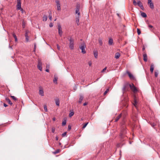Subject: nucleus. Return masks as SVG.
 I'll use <instances>...</instances> for the list:
<instances>
[{"instance_id": "1", "label": "nucleus", "mask_w": 160, "mask_h": 160, "mask_svg": "<svg viewBox=\"0 0 160 160\" xmlns=\"http://www.w3.org/2000/svg\"><path fill=\"white\" fill-rule=\"evenodd\" d=\"M86 45L84 42H83L80 44L79 46L80 48L82 50V52L83 54L86 53V51L85 49Z\"/></svg>"}, {"instance_id": "2", "label": "nucleus", "mask_w": 160, "mask_h": 160, "mask_svg": "<svg viewBox=\"0 0 160 160\" xmlns=\"http://www.w3.org/2000/svg\"><path fill=\"white\" fill-rule=\"evenodd\" d=\"M69 48L71 49H73L74 48V40L71 38L69 40Z\"/></svg>"}, {"instance_id": "3", "label": "nucleus", "mask_w": 160, "mask_h": 160, "mask_svg": "<svg viewBox=\"0 0 160 160\" xmlns=\"http://www.w3.org/2000/svg\"><path fill=\"white\" fill-rule=\"evenodd\" d=\"M130 88L131 90L134 92L135 93L138 91V90L133 84L129 85Z\"/></svg>"}, {"instance_id": "4", "label": "nucleus", "mask_w": 160, "mask_h": 160, "mask_svg": "<svg viewBox=\"0 0 160 160\" xmlns=\"http://www.w3.org/2000/svg\"><path fill=\"white\" fill-rule=\"evenodd\" d=\"M148 4L149 7L151 9H153L154 8V5L153 3L152 2V0H148Z\"/></svg>"}, {"instance_id": "5", "label": "nucleus", "mask_w": 160, "mask_h": 160, "mask_svg": "<svg viewBox=\"0 0 160 160\" xmlns=\"http://www.w3.org/2000/svg\"><path fill=\"white\" fill-rule=\"evenodd\" d=\"M17 8L18 10H21L22 11V9L21 7V0H17Z\"/></svg>"}, {"instance_id": "6", "label": "nucleus", "mask_w": 160, "mask_h": 160, "mask_svg": "<svg viewBox=\"0 0 160 160\" xmlns=\"http://www.w3.org/2000/svg\"><path fill=\"white\" fill-rule=\"evenodd\" d=\"M38 62L37 65V67L38 69L42 71V62L41 61L40 59H38Z\"/></svg>"}, {"instance_id": "7", "label": "nucleus", "mask_w": 160, "mask_h": 160, "mask_svg": "<svg viewBox=\"0 0 160 160\" xmlns=\"http://www.w3.org/2000/svg\"><path fill=\"white\" fill-rule=\"evenodd\" d=\"M133 3L134 6L138 5L139 7H141L143 5L142 3L140 1H138L137 2L135 0H133Z\"/></svg>"}, {"instance_id": "8", "label": "nucleus", "mask_w": 160, "mask_h": 160, "mask_svg": "<svg viewBox=\"0 0 160 160\" xmlns=\"http://www.w3.org/2000/svg\"><path fill=\"white\" fill-rule=\"evenodd\" d=\"M58 34L60 36H61L62 34V28H61V26H60V24H58Z\"/></svg>"}, {"instance_id": "9", "label": "nucleus", "mask_w": 160, "mask_h": 160, "mask_svg": "<svg viewBox=\"0 0 160 160\" xmlns=\"http://www.w3.org/2000/svg\"><path fill=\"white\" fill-rule=\"evenodd\" d=\"M56 3L57 10L58 11H60L61 8L59 1L58 0H56Z\"/></svg>"}, {"instance_id": "10", "label": "nucleus", "mask_w": 160, "mask_h": 160, "mask_svg": "<svg viewBox=\"0 0 160 160\" xmlns=\"http://www.w3.org/2000/svg\"><path fill=\"white\" fill-rule=\"evenodd\" d=\"M134 102L133 103V104L134 105V106L136 107L137 108V104L138 103V102L137 101V98L135 96H134Z\"/></svg>"}, {"instance_id": "11", "label": "nucleus", "mask_w": 160, "mask_h": 160, "mask_svg": "<svg viewBox=\"0 0 160 160\" xmlns=\"http://www.w3.org/2000/svg\"><path fill=\"white\" fill-rule=\"evenodd\" d=\"M128 88V84H125L124 85L123 87L122 88V90L123 92H125L127 90Z\"/></svg>"}, {"instance_id": "12", "label": "nucleus", "mask_w": 160, "mask_h": 160, "mask_svg": "<svg viewBox=\"0 0 160 160\" xmlns=\"http://www.w3.org/2000/svg\"><path fill=\"white\" fill-rule=\"evenodd\" d=\"M43 91L42 88H40L39 90V94L42 96H43Z\"/></svg>"}, {"instance_id": "13", "label": "nucleus", "mask_w": 160, "mask_h": 160, "mask_svg": "<svg viewBox=\"0 0 160 160\" xmlns=\"http://www.w3.org/2000/svg\"><path fill=\"white\" fill-rule=\"evenodd\" d=\"M143 58L144 61L145 62H147V56L146 53L143 54Z\"/></svg>"}, {"instance_id": "14", "label": "nucleus", "mask_w": 160, "mask_h": 160, "mask_svg": "<svg viewBox=\"0 0 160 160\" xmlns=\"http://www.w3.org/2000/svg\"><path fill=\"white\" fill-rule=\"evenodd\" d=\"M79 16H76V22L78 25L79 24Z\"/></svg>"}, {"instance_id": "15", "label": "nucleus", "mask_w": 160, "mask_h": 160, "mask_svg": "<svg viewBox=\"0 0 160 160\" xmlns=\"http://www.w3.org/2000/svg\"><path fill=\"white\" fill-rule=\"evenodd\" d=\"M122 115V113L120 114L115 119V122H117L120 118Z\"/></svg>"}, {"instance_id": "16", "label": "nucleus", "mask_w": 160, "mask_h": 160, "mask_svg": "<svg viewBox=\"0 0 160 160\" xmlns=\"http://www.w3.org/2000/svg\"><path fill=\"white\" fill-rule=\"evenodd\" d=\"M83 96L81 95H80L79 99V100L78 101V102L80 103H81L82 101V100L83 99Z\"/></svg>"}, {"instance_id": "17", "label": "nucleus", "mask_w": 160, "mask_h": 160, "mask_svg": "<svg viewBox=\"0 0 160 160\" xmlns=\"http://www.w3.org/2000/svg\"><path fill=\"white\" fill-rule=\"evenodd\" d=\"M120 56V53H118V52H117L115 54V58L116 59H118V58H119Z\"/></svg>"}, {"instance_id": "18", "label": "nucleus", "mask_w": 160, "mask_h": 160, "mask_svg": "<svg viewBox=\"0 0 160 160\" xmlns=\"http://www.w3.org/2000/svg\"><path fill=\"white\" fill-rule=\"evenodd\" d=\"M154 67V66L153 64H151V66H150V71L152 72L153 71Z\"/></svg>"}, {"instance_id": "19", "label": "nucleus", "mask_w": 160, "mask_h": 160, "mask_svg": "<svg viewBox=\"0 0 160 160\" xmlns=\"http://www.w3.org/2000/svg\"><path fill=\"white\" fill-rule=\"evenodd\" d=\"M113 43V39L112 38H110L109 40L108 44L110 45H112Z\"/></svg>"}, {"instance_id": "20", "label": "nucleus", "mask_w": 160, "mask_h": 160, "mask_svg": "<svg viewBox=\"0 0 160 160\" xmlns=\"http://www.w3.org/2000/svg\"><path fill=\"white\" fill-rule=\"evenodd\" d=\"M59 99L57 98L55 100V103L57 105L59 106Z\"/></svg>"}, {"instance_id": "21", "label": "nucleus", "mask_w": 160, "mask_h": 160, "mask_svg": "<svg viewBox=\"0 0 160 160\" xmlns=\"http://www.w3.org/2000/svg\"><path fill=\"white\" fill-rule=\"evenodd\" d=\"M126 132V130L125 129H123V130H122V131H121V136L122 137V136L125 134Z\"/></svg>"}, {"instance_id": "22", "label": "nucleus", "mask_w": 160, "mask_h": 160, "mask_svg": "<svg viewBox=\"0 0 160 160\" xmlns=\"http://www.w3.org/2000/svg\"><path fill=\"white\" fill-rule=\"evenodd\" d=\"M6 100L8 102L9 104L10 105H12V102L8 98H6Z\"/></svg>"}, {"instance_id": "23", "label": "nucleus", "mask_w": 160, "mask_h": 160, "mask_svg": "<svg viewBox=\"0 0 160 160\" xmlns=\"http://www.w3.org/2000/svg\"><path fill=\"white\" fill-rule=\"evenodd\" d=\"M128 75L129 77V78L131 79H134V77L133 76V75L131 74L130 73V72H128Z\"/></svg>"}, {"instance_id": "24", "label": "nucleus", "mask_w": 160, "mask_h": 160, "mask_svg": "<svg viewBox=\"0 0 160 160\" xmlns=\"http://www.w3.org/2000/svg\"><path fill=\"white\" fill-rule=\"evenodd\" d=\"M12 35L13 37H14V38L15 39V41L16 42H17V41H18V39H17V36L14 33H12Z\"/></svg>"}, {"instance_id": "25", "label": "nucleus", "mask_w": 160, "mask_h": 160, "mask_svg": "<svg viewBox=\"0 0 160 160\" xmlns=\"http://www.w3.org/2000/svg\"><path fill=\"white\" fill-rule=\"evenodd\" d=\"M94 55L95 57L96 58H97L98 56V53L97 51H94Z\"/></svg>"}, {"instance_id": "26", "label": "nucleus", "mask_w": 160, "mask_h": 160, "mask_svg": "<svg viewBox=\"0 0 160 160\" xmlns=\"http://www.w3.org/2000/svg\"><path fill=\"white\" fill-rule=\"evenodd\" d=\"M141 15L143 18H146L147 17L146 14L144 12H142L141 13Z\"/></svg>"}, {"instance_id": "27", "label": "nucleus", "mask_w": 160, "mask_h": 160, "mask_svg": "<svg viewBox=\"0 0 160 160\" xmlns=\"http://www.w3.org/2000/svg\"><path fill=\"white\" fill-rule=\"evenodd\" d=\"M58 78L55 76L54 79H53V82L54 83H55L56 84L57 83V81L58 80Z\"/></svg>"}, {"instance_id": "28", "label": "nucleus", "mask_w": 160, "mask_h": 160, "mask_svg": "<svg viewBox=\"0 0 160 160\" xmlns=\"http://www.w3.org/2000/svg\"><path fill=\"white\" fill-rule=\"evenodd\" d=\"M47 19V17L46 15H44L43 17V21H46Z\"/></svg>"}, {"instance_id": "29", "label": "nucleus", "mask_w": 160, "mask_h": 160, "mask_svg": "<svg viewBox=\"0 0 160 160\" xmlns=\"http://www.w3.org/2000/svg\"><path fill=\"white\" fill-rule=\"evenodd\" d=\"M148 27L150 29V30L151 31H152V29L153 28V26L151 25H148Z\"/></svg>"}, {"instance_id": "30", "label": "nucleus", "mask_w": 160, "mask_h": 160, "mask_svg": "<svg viewBox=\"0 0 160 160\" xmlns=\"http://www.w3.org/2000/svg\"><path fill=\"white\" fill-rule=\"evenodd\" d=\"M137 32L138 35H140L141 33V31L139 28L137 29Z\"/></svg>"}, {"instance_id": "31", "label": "nucleus", "mask_w": 160, "mask_h": 160, "mask_svg": "<svg viewBox=\"0 0 160 160\" xmlns=\"http://www.w3.org/2000/svg\"><path fill=\"white\" fill-rule=\"evenodd\" d=\"M44 109L46 112H47L48 110L47 108V106L46 105H44Z\"/></svg>"}, {"instance_id": "32", "label": "nucleus", "mask_w": 160, "mask_h": 160, "mask_svg": "<svg viewBox=\"0 0 160 160\" xmlns=\"http://www.w3.org/2000/svg\"><path fill=\"white\" fill-rule=\"evenodd\" d=\"M98 41H99V44L100 45H102V40L101 39H99Z\"/></svg>"}, {"instance_id": "33", "label": "nucleus", "mask_w": 160, "mask_h": 160, "mask_svg": "<svg viewBox=\"0 0 160 160\" xmlns=\"http://www.w3.org/2000/svg\"><path fill=\"white\" fill-rule=\"evenodd\" d=\"M74 113L73 112H71L69 114V117H71L74 115Z\"/></svg>"}, {"instance_id": "34", "label": "nucleus", "mask_w": 160, "mask_h": 160, "mask_svg": "<svg viewBox=\"0 0 160 160\" xmlns=\"http://www.w3.org/2000/svg\"><path fill=\"white\" fill-rule=\"evenodd\" d=\"M66 120H65L62 122V126H65L66 125Z\"/></svg>"}, {"instance_id": "35", "label": "nucleus", "mask_w": 160, "mask_h": 160, "mask_svg": "<svg viewBox=\"0 0 160 160\" xmlns=\"http://www.w3.org/2000/svg\"><path fill=\"white\" fill-rule=\"evenodd\" d=\"M158 71L155 72V77H157L158 76Z\"/></svg>"}, {"instance_id": "36", "label": "nucleus", "mask_w": 160, "mask_h": 160, "mask_svg": "<svg viewBox=\"0 0 160 160\" xmlns=\"http://www.w3.org/2000/svg\"><path fill=\"white\" fill-rule=\"evenodd\" d=\"M109 91V88L107 89L106 90L105 92L104 93V95H106L107 92Z\"/></svg>"}, {"instance_id": "37", "label": "nucleus", "mask_w": 160, "mask_h": 160, "mask_svg": "<svg viewBox=\"0 0 160 160\" xmlns=\"http://www.w3.org/2000/svg\"><path fill=\"white\" fill-rule=\"evenodd\" d=\"M67 134V132H65L64 133H62V136L63 137H64Z\"/></svg>"}, {"instance_id": "38", "label": "nucleus", "mask_w": 160, "mask_h": 160, "mask_svg": "<svg viewBox=\"0 0 160 160\" xmlns=\"http://www.w3.org/2000/svg\"><path fill=\"white\" fill-rule=\"evenodd\" d=\"M26 37V41L27 42H28L29 41V39H28V36H25Z\"/></svg>"}, {"instance_id": "39", "label": "nucleus", "mask_w": 160, "mask_h": 160, "mask_svg": "<svg viewBox=\"0 0 160 160\" xmlns=\"http://www.w3.org/2000/svg\"><path fill=\"white\" fill-rule=\"evenodd\" d=\"M11 97L12 98L13 100H17L16 98L15 97H14V96H11Z\"/></svg>"}, {"instance_id": "40", "label": "nucleus", "mask_w": 160, "mask_h": 160, "mask_svg": "<svg viewBox=\"0 0 160 160\" xmlns=\"http://www.w3.org/2000/svg\"><path fill=\"white\" fill-rule=\"evenodd\" d=\"M79 12V9L78 8L76 9L75 13H77L78 12Z\"/></svg>"}, {"instance_id": "41", "label": "nucleus", "mask_w": 160, "mask_h": 160, "mask_svg": "<svg viewBox=\"0 0 160 160\" xmlns=\"http://www.w3.org/2000/svg\"><path fill=\"white\" fill-rule=\"evenodd\" d=\"M29 32V31L28 30H27L26 31V32H25V36H28V33Z\"/></svg>"}, {"instance_id": "42", "label": "nucleus", "mask_w": 160, "mask_h": 160, "mask_svg": "<svg viewBox=\"0 0 160 160\" xmlns=\"http://www.w3.org/2000/svg\"><path fill=\"white\" fill-rule=\"evenodd\" d=\"M88 122H87V123H86L83 126V127L82 128H85L86 127V126H87V125H88Z\"/></svg>"}, {"instance_id": "43", "label": "nucleus", "mask_w": 160, "mask_h": 160, "mask_svg": "<svg viewBox=\"0 0 160 160\" xmlns=\"http://www.w3.org/2000/svg\"><path fill=\"white\" fill-rule=\"evenodd\" d=\"M59 152H60V150L59 149H58L54 152V153L56 154V153H58Z\"/></svg>"}, {"instance_id": "44", "label": "nucleus", "mask_w": 160, "mask_h": 160, "mask_svg": "<svg viewBox=\"0 0 160 160\" xmlns=\"http://www.w3.org/2000/svg\"><path fill=\"white\" fill-rule=\"evenodd\" d=\"M107 69V67L105 68L101 71L102 72H104L105 71H106Z\"/></svg>"}, {"instance_id": "45", "label": "nucleus", "mask_w": 160, "mask_h": 160, "mask_svg": "<svg viewBox=\"0 0 160 160\" xmlns=\"http://www.w3.org/2000/svg\"><path fill=\"white\" fill-rule=\"evenodd\" d=\"M49 18L50 20H52V15L50 14H49Z\"/></svg>"}, {"instance_id": "46", "label": "nucleus", "mask_w": 160, "mask_h": 160, "mask_svg": "<svg viewBox=\"0 0 160 160\" xmlns=\"http://www.w3.org/2000/svg\"><path fill=\"white\" fill-rule=\"evenodd\" d=\"M55 131V128H52V132L53 133H54Z\"/></svg>"}, {"instance_id": "47", "label": "nucleus", "mask_w": 160, "mask_h": 160, "mask_svg": "<svg viewBox=\"0 0 160 160\" xmlns=\"http://www.w3.org/2000/svg\"><path fill=\"white\" fill-rule=\"evenodd\" d=\"M78 8L79 9H80V5H77L76 7V8Z\"/></svg>"}, {"instance_id": "48", "label": "nucleus", "mask_w": 160, "mask_h": 160, "mask_svg": "<svg viewBox=\"0 0 160 160\" xmlns=\"http://www.w3.org/2000/svg\"><path fill=\"white\" fill-rule=\"evenodd\" d=\"M49 26L50 27H52L53 26V24L52 23H50L49 24Z\"/></svg>"}, {"instance_id": "49", "label": "nucleus", "mask_w": 160, "mask_h": 160, "mask_svg": "<svg viewBox=\"0 0 160 160\" xmlns=\"http://www.w3.org/2000/svg\"><path fill=\"white\" fill-rule=\"evenodd\" d=\"M88 64L90 66H91L92 65V62L91 61H89L88 62Z\"/></svg>"}, {"instance_id": "50", "label": "nucleus", "mask_w": 160, "mask_h": 160, "mask_svg": "<svg viewBox=\"0 0 160 160\" xmlns=\"http://www.w3.org/2000/svg\"><path fill=\"white\" fill-rule=\"evenodd\" d=\"M22 27L23 28H24L25 27V25L23 21L22 22Z\"/></svg>"}, {"instance_id": "51", "label": "nucleus", "mask_w": 160, "mask_h": 160, "mask_svg": "<svg viewBox=\"0 0 160 160\" xmlns=\"http://www.w3.org/2000/svg\"><path fill=\"white\" fill-rule=\"evenodd\" d=\"M77 14L78 15L76 16H79V18L80 15V12H78Z\"/></svg>"}, {"instance_id": "52", "label": "nucleus", "mask_w": 160, "mask_h": 160, "mask_svg": "<svg viewBox=\"0 0 160 160\" xmlns=\"http://www.w3.org/2000/svg\"><path fill=\"white\" fill-rule=\"evenodd\" d=\"M140 7L141 8L142 10H144V7H143V5H142V6H141V7Z\"/></svg>"}, {"instance_id": "53", "label": "nucleus", "mask_w": 160, "mask_h": 160, "mask_svg": "<svg viewBox=\"0 0 160 160\" xmlns=\"http://www.w3.org/2000/svg\"><path fill=\"white\" fill-rule=\"evenodd\" d=\"M49 66H50L49 65H47V66H46V68H49Z\"/></svg>"}, {"instance_id": "54", "label": "nucleus", "mask_w": 160, "mask_h": 160, "mask_svg": "<svg viewBox=\"0 0 160 160\" xmlns=\"http://www.w3.org/2000/svg\"><path fill=\"white\" fill-rule=\"evenodd\" d=\"M3 105L5 107H6L8 106L5 103H4Z\"/></svg>"}, {"instance_id": "55", "label": "nucleus", "mask_w": 160, "mask_h": 160, "mask_svg": "<svg viewBox=\"0 0 160 160\" xmlns=\"http://www.w3.org/2000/svg\"><path fill=\"white\" fill-rule=\"evenodd\" d=\"M46 71L47 72H49V70L48 69H47L46 70Z\"/></svg>"}, {"instance_id": "56", "label": "nucleus", "mask_w": 160, "mask_h": 160, "mask_svg": "<svg viewBox=\"0 0 160 160\" xmlns=\"http://www.w3.org/2000/svg\"><path fill=\"white\" fill-rule=\"evenodd\" d=\"M68 127V129L69 130H70L71 128V127L69 125Z\"/></svg>"}, {"instance_id": "57", "label": "nucleus", "mask_w": 160, "mask_h": 160, "mask_svg": "<svg viewBox=\"0 0 160 160\" xmlns=\"http://www.w3.org/2000/svg\"><path fill=\"white\" fill-rule=\"evenodd\" d=\"M57 48H58V50H59L60 49V47H59V46L57 44Z\"/></svg>"}, {"instance_id": "58", "label": "nucleus", "mask_w": 160, "mask_h": 160, "mask_svg": "<svg viewBox=\"0 0 160 160\" xmlns=\"http://www.w3.org/2000/svg\"><path fill=\"white\" fill-rule=\"evenodd\" d=\"M87 103L85 102L83 103V105L85 106V105H87Z\"/></svg>"}, {"instance_id": "59", "label": "nucleus", "mask_w": 160, "mask_h": 160, "mask_svg": "<svg viewBox=\"0 0 160 160\" xmlns=\"http://www.w3.org/2000/svg\"><path fill=\"white\" fill-rule=\"evenodd\" d=\"M52 120H53V121H55V120H56V118H53V119H52Z\"/></svg>"}, {"instance_id": "60", "label": "nucleus", "mask_w": 160, "mask_h": 160, "mask_svg": "<svg viewBox=\"0 0 160 160\" xmlns=\"http://www.w3.org/2000/svg\"><path fill=\"white\" fill-rule=\"evenodd\" d=\"M56 139L57 140H58V137H56Z\"/></svg>"}, {"instance_id": "61", "label": "nucleus", "mask_w": 160, "mask_h": 160, "mask_svg": "<svg viewBox=\"0 0 160 160\" xmlns=\"http://www.w3.org/2000/svg\"><path fill=\"white\" fill-rule=\"evenodd\" d=\"M9 48H10L12 49V46H10V45H9Z\"/></svg>"}, {"instance_id": "62", "label": "nucleus", "mask_w": 160, "mask_h": 160, "mask_svg": "<svg viewBox=\"0 0 160 160\" xmlns=\"http://www.w3.org/2000/svg\"><path fill=\"white\" fill-rule=\"evenodd\" d=\"M152 127H153L155 126V125L154 124H153L152 125Z\"/></svg>"}, {"instance_id": "63", "label": "nucleus", "mask_w": 160, "mask_h": 160, "mask_svg": "<svg viewBox=\"0 0 160 160\" xmlns=\"http://www.w3.org/2000/svg\"><path fill=\"white\" fill-rule=\"evenodd\" d=\"M142 50L144 51V50H145V48L144 47H143L142 48Z\"/></svg>"}, {"instance_id": "64", "label": "nucleus", "mask_w": 160, "mask_h": 160, "mask_svg": "<svg viewBox=\"0 0 160 160\" xmlns=\"http://www.w3.org/2000/svg\"><path fill=\"white\" fill-rule=\"evenodd\" d=\"M35 47H36V45H35H35H34V49H35Z\"/></svg>"}]
</instances>
